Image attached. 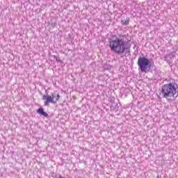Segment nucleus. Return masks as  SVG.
Masks as SVG:
<instances>
[{"mask_svg":"<svg viewBox=\"0 0 178 178\" xmlns=\"http://www.w3.org/2000/svg\"><path fill=\"white\" fill-rule=\"evenodd\" d=\"M37 112H38V113H39V115H41L42 116H44V118H48V113H47L45 111H44V108H40Z\"/></svg>","mask_w":178,"mask_h":178,"instance_id":"39448f33","label":"nucleus"},{"mask_svg":"<svg viewBox=\"0 0 178 178\" xmlns=\"http://www.w3.org/2000/svg\"><path fill=\"white\" fill-rule=\"evenodd\" d=\"M177 85L173 83L164 84L161 88V95L168 102H173L177 98Z\"/></svg>","mask_w":178,"mask_h":178,"instance_id":"f03ea898","label":"nucleus"},{"mask_svg":"<svg viewBox=\"0 0 178 178\" xmlns=\"http://www.w3.org/2000/svg\"><path fill=\"white\" fill-rule=\"evenodd\" d=\"M138 66L142 73H148L151 70V62L145 57H139L138 59Z\"/></svg>","mask_w":178,"mask_h":178,"instance_id":"7ed1b4c3","label":"nucleus"},{"mask_svg":"<svg viewBox=\"0 0 178 178\" xmlns=\"http://www.w3.org/2000/svg\"><path fill=\"white\" fill-rule=\"evenodd\" d=\"M54 97H55V95L42 96V99L44 101V106H48L49 104H56L57 101H59V98H60V95L59 93L57 94L56 99H54Z\"/></svg>","mask_w":178,"mask_h":178,"instance_id":"20e7f679","label":"nucleus"},{"mask_svg":"<svg viewBox=\"0 0 178 178\" xmlns=\"http://www.w3.org/2000/svg\"><path fill=\"white\" fill-rule=\"evenodd\" d=\"M109 47L111 50L115 54L118 55H123V58L127 54H130V46H129V42L125 35H120L116 36L115 39H111L109 40Z\"/></svg>","mask_w":178,"mask_h":178,"instance_id":"f257e3e1","label":"nucleus"},{"mask_svg":"<svg viewBox=\"0 0 178 178\" xmlns=\"http://www.w3.org/2000/svg\"><path fill=\"white\" fill-rule=\"evenodd\" d=\"M51 95H54V99H56V97H58V94H56V92H54V93H52Z\"/></svg>","mask_w":178,"mask_h":178,"instance_id":"0eeeda50","label":"nucleus"},{"mask_svg":"<svg viewBox=\"0 0 178 178\" xmlns=\"http://www.w3.org/2000/svg\"><path fill=\"white\" fill-rule=\"evenodd\" d=\"M129 23V19L121 21V24H122V26H128Z\"/></svg>","mask_w":178,"mask_h":178,"instance_id":"423d86ee","label":"nucleus"},{"mask_svg":"<svg viewBox=\"0 0 178 178\" xmlns=\"http://www.w3.org/2000/svg\"><path fill=\"white\" fill-rule=\"evenodd\" d=\"M156 178H159V176H157V177Z\"/></svg>","mask_w":178,"mask_h":178,"instance_id":"6e6552de","label":"nucleus"}]
</instances>
